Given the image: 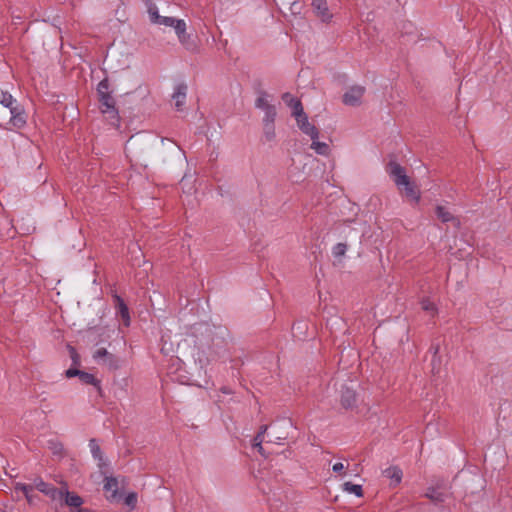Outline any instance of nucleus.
<instances>
[{
  "mask_svg": "<svg viewBox=\"0 0 512 512\" xmlns=\"http://www.w3.org/2000/svg\"><path fill=\"white\" fill-rule=\"evenodd\" d=\"M386 171L401 192H404L409 199L416 203L420 201L419 189L410 181V178L406 175L405 169L400 164L390 161Z\"/></svg>",
  "mask_w": 512,
  "mask_h": 512,
  "instance_id": "1",
  "label": "nucleus"
},
{
  "mask_svg": "<svg viewBox=\"0 0 512 512\" xmlns=\"http://www.w3.org/2000/svg\"><path fill=\"white\" fill-rule=\"evenodd\" d=\"M273 95L269 94L265 90H258L256 92V98L254 106L263 112L262 122H275L277 117L276 106L272 103Z\"/></svg>",
  "mask_w": 512,
  "mask_h": 512,
  "instance_id": "2",
  "label": "nucleus"
},
{
  "mask_svg": "<svg viewBox=\"0 0 512 512\" xmlns=\"http://www.w3.org/2000/svg\"><path fill=\"white\" fill-rule=\"evenodd\" d=\"M178 38L179 43L190 52L197 50V44L191 34L187 33V25L183 19H177L172 27Z\"/></svg>",
  "mask_w": 512,
  "mask_h": 512,
  "instance_id": "3",
  "label": "nucleus"
},
{
  "mask_svg": "<svg viewBox=\"0 0 512 512\" xmlns=\"http://www.w3.org/2000/svg\"><path fill=\"white\" fill-rule=\"evenodd\" d=\"M100 103V110L111 119V123L115 124L119 121L118 110L116 108L115 99L111 94L98 96Z\"/></svg>",
  "mask_w": 512,
  "mask_h": 512,
  "instance_id": "4",
  "label": "nucleus"
},
{
  "mask_svg": "<svg viewBox=\"0 0 512 512\" xmlns=\"http://www.w3.org/2000/svg\"><path fill=\"white\" fill-rule=\"evenodd\" d=\"M34 487L39 492L45 494L53 501L62 500L64 495L62 489H58L52 484L44 482L41 478H37L34 480Z\"/></svg>",
  "mask_w": 512,
  "mask_h": 512,
  "instance_id": "5",
  "label": "nucleus"
},
{
  "mask_svg": "<svg viewBox=\"0 0 512 512\" xmlns=\"http://www.w3.org/2000/svg\"><path fill=\"white\" fill-rule=\"evenodd\" d=\"M298 128L307 136H309L311 139H318L319 138V130L318 128L311 124L308 120L307 114L302 111L301 113L294 116Z\"/></svg>",
  "mask_w": 512,
  "mask_h": 512,
  "instance_id": "6",
  "label": "nucleus"
},
{
  "mask_svg": "<svg viewBox=\"0 0 512 512\" xmlns=\"http://www.w3.org/2000/svg\"><path fill=\"white\" fill-rule=\"evenodd\" d=\"M116 316L120 317L124 326L128 327L131 323L129 308L124 300L114 291L112 293Z\"/></svg>",
  "mask_w": 512,
  "mask_h": 512,
  "instance_id": "7",
  "label": "nucleus"
},
{
  "mask_svg": "<svg viewBox=\"0 0 512 512\" xmlns=\"http://www.w3.org/2000/svg\"><path fill=\"white\" fill-rule=\"evenodd\" d=\"M365 93V88L360 85H355L349 88L343 95V103L348 106H358Z\"/></svg>",
  "mask_w": 512,
  "mask_h": 512,
  "instance_id": "8",
  "label": "nucleus"
},
{
  "mask_svg": "<svg viewBox=\"0 0 512 512\" xmlns=\"http://www.w3.org/2000/svg\"><path fill=\"white\" fill-rule=\"evenodd\" d=\"M311 5L316 15L321 18L323 22H327L332 18L329 12L327 0H312Z\"/></svg>",
  "mask_w": 512,
  "mask_h": 512,
  "instance_id": "9",
  "label": "nucleus"
},
{
  "mask_svg": "<svg viewBox=\"0 0 512 512\" xmlns=\"http://www.w3.org/2000/svg\"><path fill=\"white\" fill-rule=\"evenodd\" d=\"M282 100L291 109V115L293 117L304 111L300 99L294 97L291 93H284L282 95Z\"/></svg>",
  "mask_w": 512,
  "mask_h": 512,
  "instance_id": "10",
  "label": "nucleus"
},
{
  "mask_svg": "<svg viewBox=\"0 0 512 512\" xmlns=\"http://www.w3.org/2000/svg\"><path fill=\"white\" fill-rule=\"evenodd\" d=\"M436 216L441 222H451L455 227L460 226V221L456 218L447 208L442 205H437L435 209Z\"/></svg>",
  "mask_w": 512,
  "mask_h": 512,
  "instance_id": "11",
  "label": "nucleus"
},
{
  "mask_svg": "<svg viewBox=\"0 0 512 512\" xmlns=\"http://www.w3.org/2000/svg\"><path fill=\"white\" fill-rule=\"evenodd\" d=\"M10 114V122L14 127L20 129L26 125V114L21 105L13 108L12 111H10Z\"/></svg>",
  "mask_w": 512,
  "mask_h": 512,
  "instance_id": "12",
  "label": "nucleus"
},
{
  "mask_svg": "<svg viewBox=\"0 0 512 512\" xmlns=\"http://www.w3.org/2000/svg\"><path fill=\"white\" fill-rule=\"evenodd\" d=\"M425 496L428 499H430L434 504L437 505V504L445 502L449 496V493H448V491L440 489V488L430 487L427 489Z\"/></svg>",
  "mask_w": 512,
  "mask_h": 512,
  "instance_id": "13",
  "label": "nucleus"
},
{
  "mask_svg": "<svg viewBox=\"0 0 512 512\" xmlns=\"http://www.w3.org/2000/svg\"><path fill=\"white\" fill-rule=\"evenodd\" d=\"M186 95H187V85L186 84L180 83L174 88L172 98L175 101V106L178 110H180V108L185 104Z\"/></svg>",
  "mask_w": 512,
  "mask_h": 512,
  "instance_id": "14",
  "label": "nucleus"
},
{
  "mask_svg": "<svg viewBox=\"0 0 512 512\" xmlns=\"http://www.w3.org/2000/svg\"><path fill=\"white\" fill-rule=\"evenodd\" d=\"M94 359L99 361H104L105 364H107L109 367H117V360L115 356L111 353H109L105 348H100L94 353Z\"/></svg>",
  "mask_w": 512,
  "mask_h": 512,
  "instance_id": "15",
  "label": "nucleus"
},
{
  "mask_svg": "<svg viewBox=\"0 0 512 512\" xmlns=\"http://www.w3.org/2000/svg\"><path fill=\"white\" fill-rule=\"evenodd\" d=\"M341 403L344 408H352L356 403L355 391L348 387H343L341 390Z\"/></svg>",
  "mask_w": 512,
  "mask_h": 512,
  "instance_id": "16",
  "label": "nucleus"
},
{
  "mask_svg": "<svg viewBox=\"0 0 512 512\" xmlns=\"http://www.w3.org/2000/svg\"><path fill=\"white\" fill-rule=\"evenodd\" d=\"M63 492L62 500H64L65 505L80 509L79 507L83 504L82 498L75 493H70L68 490H63Z\"/></svg>",
  "mask_w": 512,
  "mask_h": 512,
  "instance_id": "17",
  "label": "nucleus"
},
{
  "mask_svg": "<svg viewBox=\"0 0 512 512\" xmlns=\"http://www.w3.org/2000/svg\"><path fill=\"white\" fill-rule=\"evenodd\" d=\"M383 475L386 477V478H389L392 480V482L397 485L401 482L402 480V470L397 467V466H390L388 468H386L384 471H383Z\"/></svg>",
  "mask_w": 512,
  "mask_h": 512,
  "instance_id": "18",
  "label": "nucleus"
},
{
  "mask_svg": "<svg viewBox=\"0 0 512 512\" xmlns=\"http://www.w3.org/2000/svg\"><path fill=\"white\" fill-rule=\"evenodd\" d=\"M0 104L12 111L13 108L20 106L17 100L8 92L0 91Z\"/></svg>",
  "mask_w": 512,
  "mask_h": 512,
  "instance_id": "19",
  "label": "nucleus"
},
{
  "mask_svg": "<svg viewBox=\"0 0 512 512\" xmlns=\"http://www.w3.org/2000/svg\"><path fill=\"white\" fill-rule=\"evenodd\" d=\"M47 448L57 457L61 458L64 456V446L62 442L56 438H52L47 441Z\"/></svg>",
  "mask_w": 512,
  "mask_h": 512,
  "instance_id": "20",
  "label": "nucleus"
},
{
  "mask_svg": "<svg viewBox=\"0 0 512 512\" xmlns=\"http://www.w3.org/2000/svg\"><path fill=\"white\" fill-rule=\"evenodd\" d=\"M312 143L310 148L314 150L317 154L322 156H327L330 152L329 145L325 142H320L318 139H311Z\"/></svg>",
  "mask_w": 512,
  "mask_h": 512,
  "instance_id": "21",
  "label": "nucleus"
},
{
  "mask_svg": "<svg viewBox=\"0 0 512 512\" xmlns=\"http://www.w3.org/2000/svg\"><path fill=\"white\" fill-rule=\"evenodd\" d=\"M104 490L106 492H111L110 498L114 499L117 496L118 491V481L114 477H106L104 483Z\"/></svg>",
  "mask_w": 512,
  "mask_h": 512,
  "instance_id": "22",
  "label": "nucleus"
},
{
  "mask_svg": "<svg viewBox=\"0 0 512 512\" xmlns=\"http://www.w3.org/2000/svg\"><path fill=\"white\" fill-rule=\"evenodd\" d=\"M263 123V137L265 141L271 142L275 140V122H262Z\"/></svg>",
  "mask_w": 512,
  "mask_h": 512,
  "instance_id": "23",
  "label": "nucleus"
},
{
  "mask_svg": "<svg viewBox=\"0 0 512 512\" xmlns=\"http://www.w3.org/2000/svg\"><path fill=\"white\" fill-rule=\"evenodd\" d=\"M89 448H90V452H91L93 458L95 460L99 461V466L101 467L102 466L101 462L103 461V454H102L100 446L98 445V443L96 442L95 439H91L89 441Z\"/></svg>",
  "mask_w": 512,
  "mask_h": 512,
  "instance_id": "24",
  "label": "nucleus"
},
{
  "mask_svg": "<svg viewBox=\"0 0 512 512\" xmlns=\"http://www.w3.org/2000/svg\"><path fill=\"white\" fill-rule=\"evenodd\" d=\"M79 379L84 384L93 385L97 388H100V381L97 380L95 376L91 373L81 371L79 374Z\"/></svg>",
  "mask_w": 512,
  "mask_h": 512,
  "instance_id": "25",
  "label": "nucleus"
},
{
  "mask_svg": "<svg viewBox=\"0 0 512 512\" xmlns=\"http://www.w3.org/2000/svg\"><path fill=\"white\" fill-rule=\"evenodd\" d=\"M344 490L356 495L357 497L362 496V486L358 484H353L351 482H345L344 483Z\"/></svg>",
  "mask_w": 512,
  "mask_h": 512,
  "instance_id": "26",
  "label": "nucleus"
},
{
  "mask_svg": "<svg viewBox=\"0 0 512 512\" xmlns=\"http://www.w3.org/2000/svg\"><path fill=\"white\" fill-rule=\"evenodd\" d=\"M16 491H21L25 498H29V494L35 489L34 484L29 485L25 483H17L15 486Z\"/></svg>",
  "mask_w": 512,
  "mask_h": 512,
  "instance_id": "27",
  "label": "nucleus"
},
{
  "mask_svg": "<svg viewBox=\"0 0 512 512\" xmlns=\"http://www.w3.org/2000/svg\"><path fill=\"white\" fill-rule=\"evenodd\" d=\"M346 251H347V245L345 243H337L332 248V254L335 258L344 256Z\"/></svg>",
  "mask_w": 512,
  "mask_h": 512,
  "instance_id": "28",
  "label": "nucleus"
},
{
  "mask_svg": "<svg viewBox=\"0 0 512 512\" xmlns=\"http://www.w3.org/2000/svg\"><path fill=\"white\" fill-rule=\"evenodd\" d=\"M109 87H110V85H109V81L107 78H104L103 80H101L97 85L98 96L110 94Z\"/></svg>",
  "mask_w": 512,
  "mask_h": 512,
  "instance_id": "29",
  "label": "nucleus"
},
{
  "mask_svg": "<svg viewBox=\"0 0 512 512\" xmlns=\"http://www.w3.org/2000/svg\"><path fill=\"white\" fill-rule=\"evenodd\" d=\"M421 307L424 311L430 313L431 315H434L437 312L435 304L429 299H423L421 301Z\"/></svg>",
  "mask_w": 512,
  "mask_h": 512,
  "instance_id": "30",
  "label": "nucleus"
},
{
  "mask_svg": "<svg viewBox=\"0 0 512 512\" xmlns=\"http://www.w3.org/2000/svg\"><path fill=\"white\" fill-rule=\"evenodd\" d=\"M176 21H177V18L168 17V16H161L160 18H158L157 24L158 25H163V26H166V27H173V25L175 24Z\"/></svg>",
  "mask_w": 512,
  "mask_h": 512,
  "instance_id": "31",
  "label": "nucleus"
},
{
  "mask_svg": "<svg viewBox=\"0 0 512 512\" xmlns=\"http://www.w3.org/2000/svg\"><path fill=\"white\" fill-rule=\"evenodd\" d=\"M264 441V438L261 436V434H257L254 438H253V447L257 448L258 449V452L262 455H264V449L262 447V443Z\"/></svg>",
  "mask_w": 512,
  "mask_h": 512,
  "instance_id": "32",
  "label": "nucleus"
},
{
  "mask_svg": "<svg viewBox=\"0 0 512 512\" xmlns=\"http://www.w3.org/2000/svg\"><path fill=\"white\" fill-rule=\"evenodd\" d=\"M148 13H149L151 22L154 24H157L158 18L161 17V15H159V13H158L157 7L155 5H151L148 8Z\"/></svg>",
  "mask_w": 512,
  "mask_h": 512,
  "instance_id": "33",
  "label": "nucleus"
},
{
  "mask_svg": "<svg viewBox=\"0 0 512 512\" xmlns=\"http://www.w3.org/2000/svg\"><path fill=\"white\" fill-rule=\"evenodd\" d=\"M137 502V495L135 493H129L125 497V504L131 507H134Z\"/></svg>",
  "mask_w": 512,
  "mask_h": 512,
  "instance_id": "34",
  "label": "nucleus"
},
{
  "mask_svg": "<svg viewBox=\"0 0 512 512\" xmlns=\"http://www.w3.org/2000/svg\"><path fill=\"white\" fill-rule=\"evenodd\" d=\"M80 372H81V370H78L75 368H70V369L66 370L65 375L67 378H73L76 376L79 377Z\"/></svg>",
  "mask_w": 512,
  "mask_h": 512,
  "instance_id": "35",
  "label": "nucleus"
},
{
  "mask_svg": "<svg viewBox=\"0 0 512 512\" xmlns=\"http://www.w3.org/2000/svg\"><path fill=\"white\" fill-rule=\"evenodd\" d=\"M432 371L435 373L436 369H438V366L440 365V360L438 356H433L432 361Z\"/></svg>",
  "mask_w": 512,
  "mask_h": 512,
  "instance_id": "36",
  "label": "nucleus"
},
{
  "mask_svg": "<svg viewBox=\"0 0 512 512\" xmlns=\"http://www.w3.org/2000/svg\"><path fill=\"white\" fill-rule=\"evenodd\" d=\"M344 468H345V467H344L343 463H341V462H337V463H335V464L333 465L332 470H333L335 473H340V472H342V471L344 470Z\"/></svg>",
  "mask_w": 512,
  "mask_h": 512,
  "instance_id": "37",
  "label": "nucleus"
},
{
  "mask_svg": "<svg viewBox=\"0 0 512 512\" xmlns=\"http://www.w3.org/2000/svg\"><path fill=\"white\" fill-rule=\"evenodd\" d=\"M439 349V344H432L429 350L433 353V356H438Z\"/></svg>",
  "mask_w": 512,
  "mask_h": 512,
  "instance_id": "38",
  "label": "nucleus"
},
{
  "mask_svg": "<svg viewBox=\"0 0 512 512\" xmlns=\"http://www.w3.org/2000/svg\"><path fill=\"white\" fill-rule=\"evenodd\" d=\"M286 435H275L273 439H270V442L280 443L281 440L286 439Z\"/></svg>",
  "mask_w": 512,
  "mask_h": 512,
  "instance_id": "39",
  "label": "nucleus"
},
{
  "mask_svg": "<svg viewBox=\"0 0 512 512\" xmlns=\"http://www.w3.org/2000/svg\"><path fill=\"white\" fill-rule=\"evenodd\" d=\"M37 495L32 494V492L29 494V498H26L29 504H33L35 500L37 499Z\"/></svg>",
  "mask_w": 512,
  "mask_h": 512,
  "instance_id": "40",
  "label": "nucleus"
},
{
  "mask_svg": "<svg viewBox=\"0 0 512 512\" xmlns=\"http://www.w3.org/2000/svg\"><path fill=\"white\" fill-rule=\"evenodd\" d=\"M267 429H268V426H267V425H262V426L260 427V430H259V432H258L257 434H261V436L264 438V435H265V433H266Z\"/></svg>",
  "mask_w": 512,
  "mask_h": 512,
  "instance_id": "41",
  "label": "nucleus"
},
{
  "mask_svg": "<svg viewBox=\"0 0 512 512\" xmlns=\"http://www.w3.org/2000/svg\"><path fill=\"white\" fill-rule=\"evenodd\" d=\"M220 391L223 393V394H232V390L227 387V386H223L221 387Z\"/></svg>",
  "mask_w": 512,
  "mask_h": 512,
  "instance_id": "42",
  "label": "nucleus"
},
{
  "mask_svg": "<svg viewBox=\"0 0 512 512\" xmlns=\"http://www.w3.org/2000/svg\"><path fill=\"white\" fill-rule=\"evenodd\" d=\"M284 424H287V425L291 426V422L290 421H284Z\"/></svg>",
  "mask_w": 512,
  "mask_h": 512,
  "instance_id": "43",
  "label": "nucleus"
},
{
  "mask_svg": "<svg viewBox=\"0 0 512 512\" xmlns=\"http://www.w3.org/2000/svg\"><path fill=\"white\" fill-rule=\"evenodd\" d=\"M0 512H4L2 509H0Z\"/></svg>",
  "mask_w": 512,
  "mask_h": 512,
  "instance_id": "44",
  "label": "nucleus"
}]
</instances>
